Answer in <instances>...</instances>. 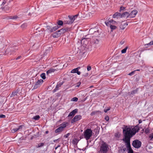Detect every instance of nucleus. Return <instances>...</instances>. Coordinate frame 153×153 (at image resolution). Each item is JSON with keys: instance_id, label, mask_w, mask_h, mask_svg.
I'll return each mask as SVG.
<instances>
[{"instance_id": "1", "label": "nucleus", "mask_w": 153, "mask_h": 153, "mask_svg": "<svg viewBox=\"0 0 153 153\" xmlns=\"http://www.w3.org/2000/svg\"><path fill=\"white\" fill-rule=\"evenodd\" d=\"M139 130V127L137 126H126L123 129L125 137L123 140L126 143L127 149L128 151V153H134L130 146V138L138 132Z\"/></svg>"}, {"instance_id": "57", "label": "nucleus", "mask_w": 153, "mask_h": 153, "mask_svg": "<svg viewBox=\"0 0 153 153\" xmlns=\"http://www.w3.org/2000/svg\"><path fill=\"white\" fill-rule=\"evenodd\" d=\"M95 33H97L98 31H94Z\"/></svg>"}, {"instance_id": "54", "label": "nucleus", "mask_w": 153, "mask_h": 153, "mask_svg": "<svg viewBox=\"0 0 153 153\" xmlns=\"http://www.w3.org/2000/svg\"><path fill=\"white\" fill-rule=\"evenodd\" d=\"M85 39V38H83V39H82V41H81V42H82L83 41H84V39Z\"/></svg>"}, {"instance_id": "42", "label": "nucleus", "mask_w": 153, "mask_h": 153, "mask_svg": "<svg viewBox=\"0 0 153 153\" xmlns=\"http://www.w3.org/2000/svg\"><path fill=\"white\" fill-rule=\"evenodd\" d=\"M105 120L107 121H108L109 120V117L108 116L105 117Z\"/></svg>"}, {"instance_id": "48", "label": "nucleus", "mask_w": 153, "mask_h": 153, "mask_svg": "<svg viewBox=\"0 0 153 153\" xmlns=\"http://www.w3.org/2000/svg\"><path fill=\"white\" fill-rule=\"evenodd\" d=\"M18 18L17 16H14L13 17L12 19H16Z\"/></svg>"}, {"instance_id": "20", "label": "nucleus", "mask_w": 153, "mask_h": 153, "mask_svg": "<svg viewBox=\"0 0 153 153\" xmlns=\"http://www.w3.org/2000/svg\"><path fill=\"white\" fill-rule=\"evenodd\" d=\"M59 28V27L58 26H56L53 27L51 28V30H49V33H51L56 30L58 29Z\"/></svg>"}, {"instance_id": "51", "label": "nucleus", "mask_w": 153, "mask_h": 153, "mask_svg": "<svg viewBox=\"0 0 153 153\" xmlns=\"http://www.w3.org/2000/svg\"><path fill=\"white\" fill-rule=\"evenodd\" d=\"M77 16H78V15H76L74 16H72L73 17H74V18H75V19L77 17Z\"/></svg>"}, {"instance_id": "9", "label": "nucleus", "mask_w": 153, "mask_h": 153, "mask_svg": "<svg viewBox=\"0 0 153 153\" xmlns=\"http://www.w3.org/2000/svg\"><path fill=\"white\" fill-rule=\"evenodd\" d=\"M43 81L42 79H40L38 80L36 82L35 85L34 86V88L36 89L40 85L42 84L43 82Z\"/></svg>"}, {"instance_id": "50", "label": "nucleus", "mask_w": 153, "mask_h": 153, "mask_svg": "<svg viewBox=\"0 0 153 153\" xmlns=\"http://www.w3.org/2000/svg\"><path fill=\"white\" fill-rule=\"evenodd\" d=\"M125 9V8L123 7H120V10H123Z\"/></svg>"}, {"instance_id": "58", "label": "nucleus", "mask_w": 153, "mask_h": 153, "mask_svg": "<svg viewBox=\"0 0 153 153\" xmlns=\"http://www.w3.org/2000/svg\"><path fill=\"white\" fill-rule=\"evenodd\" d=\"M140 71V69H137V70H136V71Z\"/></svg>"}, {"instance_id": "11", "label": "nucleus", "mask_w": 153, "mask_h": 153, "mask_svg": "<svg viewBox=\"0 0 153 153\" xmlns=\"http://www.w3.org/2000/svg\"><path fill=\"white\" fill-rule=\"evenodd\" d=\"M80 68V67H78L74 69L71 71V73H76L77 74L79 75L81 74V72H80L78 70Z\"/></svg>"}, {"instance_id": "60", "label": "nucleus", "mask_w": 153, "mask_h": 153, "mask_svg": "<svg viewBox=\"0 0 153 153\" xmlns=\"http://www.w3.org/2000/svg\"><path fill=\"white\" fill-rule=\"evenodd\" d=\"M57 148H58V147H56L55 148V149H56Z\"/></svg>"}, {"instance_id": "39", "label": "nucleus", "mask_w": 153, "mask_h": 153, "mask_svg": "<svg viewBox=\"0 0 153 153\" xmlns=\"http://www.w3.org/2000/svg\"><path fill=\"white\" fill-rule=\"evenodd\" d=\"M94 31V29L93 28H91L89 30V33H91V34H92V32Z\"/></svg>"}, {"instance_id": "21", "label": "nucleus", "mask_w": 153, "mask_h": 153, "mask_svg": "<svg viewBox=\"0 0 153 153\" xmlns=\"http://www.w3.org/2000/svg\"><path fill=\"white\" fill-rule=\"evenodd\" d=\"M92 42L93 44L96 45L99 43V40L97 39H94L92 41Z\"/></svg>"}, {"instance_id": "44", "label": "nucleus", "mask_w": 153, "mask_h": 153, "mask_svg": "<svg viewBox=\"0 0 153 153\" xmlns=\"http://www.w3.org/2000/svg\"><path fill=\"white\" fill-rule=\"evenodd\" d=\"M70 134L69 133H68L67 134H65V135H64V137H65V138L68 137V136Z\"/></svg>"}, {"instance_id": "61", "label": "nucleus", "mask_w": 153, "mask_h": 153, "mask_svg": "<svg viewBox=\"0 0 153 153\" xmlns=\"http://www.w3.org/2000/svg\"><path fill=\"white\" fill-rule=\"evenodd\" d=\"M39 29V28H37V29H36V30H38Z\"/></svg>"}, {"instance_id": "14", "label": "nucleus", "mask_w": 153, "mask_h": 153, "mask_svg": "<svg viewBox=\"0 0 153 153\" xmlns=\"http://www.w3.org/2000/svg\"><path fill=\"white\" fill-rule=\"evenodd\" d=\"M77 112V110L75 109L71 111L69 114L68 117L73 116Z\"/></svg>"}, {"instance_id": "28", "label": "nucleus", "mask_w": 153, "mask_h": 153, "mask_svg": "<svg viewBox=\"0 0 153 153\" xmlns=\"http://www.w3.org/2000/svg\"><path fill=\"white\" fill-rule=\"evenodd\" d=\"M149 138L151 141L153 140V133L150 134L149 136Z\"/></svg>"}, {"instance_id": "49", "label": "nucleus", "mask_w": 153, "mask_h": 153, "mask_svg": "<svg viewBox=\"0 0 153 153\" xmlns=\"http://www.w3.org/2000/svg\"><path fill=\"white\" fill-rule=\"evenodd\" d=\"M138 122H139V124H140V123H142V121L141 120H139V121H138Z\"/></svg>"}, {"instance_id": "43", "label": "nucleus", "mask_w": 153, "mask_h": 153, "mask_svg": "<svg viewBox=\"0 0 153 153\" xmlns=\"http://www.w3.org/2000/svg\"><path fill=\"white\" fill-rule=\"evenodd\" d=\"M149 130L148 128H146L145 130V132L146 133H149Z\"/></svg>"}, {"instance_id": "7", "label": "nucleus", "mask_w": 153, "mask_h": 153, "mask_svg": "<svg viewBox=\"0 0 153 153\" xmlns=\"http://www.w3.org/2000/svg\"><path fill=\"white\" fill-rule=\"evenodd\" d=\"M81 118L82 117L81 115H76L71 120V123H73L75 122L80 120Z\"/></svg>"}, {"instance_id": "12", "label": "nucleus", "mask_w": 153, "mask_h": 153, "mask_svg": "<svg viewBox=\"0 0 153 153\" xmlns=\"http://www.w3.org/2000/svg\"><path fill=\"white\" fill-rule=\"evenodd\" d=\"M121 18H129V13L127 12H125L121 14Z\"/></svg>"}, {"instance_id": "40", "label": "nucleus", "mask_w": 153, "mask_h": 153, "mask_svg": "<svg viewBox=\"0 0 153 153\" xmlns=\"http://www.w3.org/2000/svg\"><path fill=\"white\" fill-rule=\"evenodd\" d=\"M87 70L88 71H90L91 69V67L90 66H88L87 68Z\"/></svg>"}, {"instance_id": "35", "label": "nucleus", "mask_w": 153, "mask_h": 153, "mask_svg": "<svg viewBox=\"0 0 153 153\" xmlns=\"http://www.w3.org/2000/svg\"><path fill=\"white\" fill-rule=\"evenodd\" d=\"M135 71H136V70H134V71L131 72V73H129L128 74V75L130 76H132L134 74V73Z\"/></svg>"}, {"instance_id": "16", "label": "nucleus", "mask_w": 153, "mask_h": 153, "mask_svg": "<svg viewBox=\"0 0 153 153\" xmlns=\"http://www.w3.org/2000/svg\"><path fill=\"white\" fill-rule=\"evenodd\" d=\"M22 128V126H20L18 127V128H15L13 129L11 131L12 133H14L16 132L18 130L21 129Z\"/></svg>"}, {"instance_id": "26", "label": "nucleus", "mask_w": 153, "mask_h": 153, "mask_svg": "<svg viewBox=\"0 0 153 153\" xmlns=\"http://www.w3.org/2000/svg\"><path fill=\"white\" fill-rule=\"evenodd\" d=\"M40 118V116L39 115H36L33 117V119L35 120H38Z\"/></svg>"}, {"instance_id": "30", "label": "nucleus", "mask_w": 153, "mask_h": 153, "mask_svg": "<svg viewBox=\"0 0 153 153\" xmlns=\"http://www.w3.org/2000/svg\"><path fill=\"white\" fill-rule=\"evenodd\" d=\"M153 45V41H151L149 43L145 45V46H150Z\"/></svg>"}, {"instance_id": "31", "label": "nucleus", "mask_w": 153, "mask_h": 153, "mask_svg": "<svg viewBox=\"0 0 153 153\" xmlns=\"http://www.w3.org/2000/svg\"><path fill=\"white\" fill-rule=\"evenodd\" d=\"M47 31H45L44 33H46V31H48L49 32V30H51V28L50 26H47Z\"/></svg>"}, {"instance_id": "10", "label": "nucleus", "mask_w": 153, "mask_h": 153, "mask_svg": "<svg viewBox=\"0 0 153 153\" xmlns=\"http://www.w3.org/2000/svg\"><path fill=\"white\" fill-rule=\"evenodd\" d=\"M137 13V11L136 10H134L132 11L130 13H129V18H134L135 17Z\"/></svg>"}, {"instance_id": "15", "label": "nucleus", "mask_w": 153, "mask_h": 153, "mask_svg": "<svg viewBox=\"0 0 153 153\" xmlns=\"http://www.w3.org/2000/svg\"><path fill=\"white\" fill-rule=\"evenodd\" d=\"M128 25L126 23H122L120 25V28L122 30L124 29Z\"/></svg>"}, {"instance_id": "41", "label": "nucleus", "mask_w": 153, "mask_h": 153, "mask_svg": "<svg viewBox=\"0 0 153 153\" xmlns=\"http://www.w3.org/2000/svg\"><path fill=\"white\" fill-rule=\"evenodd\" d=\"M110 108H108L107 109H104V111L105 112V113H106L108 111H109V110H110Z\"/></svg>"}, {"instance_id": "47", "label": "nucleus", "mask_w": 153, "mask_h": 153, "mask_svg": "<svg viewBox=\"0 0 153 153\" xmlns=\"http://www.w3.org/2000/svg\"><path fill=\"white\" fill-rule=\"evenodd\" d=\"M81 84V82H78L77 83V87H79V86Z\"/></svg>"}, {"instance_id": "18", "label": "nucleus", "mask_w": 153, "mask_h": 153, "mask_svg": "<svg viewBox=\"0 0 153 153\" xmlns=\"http://www.w3.org/2000/svg\"><path fill=\"white\" fill-rule=\"evenodd\" d=\"M118 17L121 18V14L118 12L115 13L113 16V18H115L116 17L118 18Z\"/></svg>"}, {"instance_id": "13", "label": "nucleus", "mask_w": 153, "mask_h": 153, "mask_svg": "<svg viewBox=\"0 0 153 153\" xmlns=\"http://www.w3.org/2000/svg\"><path fill=\"white\" fill-rule=\"evenodd\" d=\"M53 37L54 38H57L60 36V33H59V30L54 33L52 34Z\"/></svg>"}, {"instance_id": "3", "label": "nucleus", "mask_w": 153, "mask_h": 153, "mask_svg": "<svg viewBox=\"0 0 153 153\" xmlns=\"http://www.w3.org/2000/svg\"><path fill=\"white\" fill-rule=\"evenodd\" d=\"M92 131L91 129H87L83 132V136L86 140H88L92 136Z\"/></svg>"}, {"instance_id": "34", "label": "nucleus", "mask_w": 153, "mask_h": 153, "mask_svg": "<svg viewBox=\"0 0 153 153\" xmlns=\"http://www.w3.org/2000/svg\"><path fill=\"white\" fill-rule=\"evenodd\" d=\"M57 23L59 25H62L63 24V22L62 21L59 20L58 22Z\"/></svg>"}, {"instance_id": "2", "label": "nucleus", "mask_w": 153, "mask_h": 153, "mask_svg": "<svg viewBox=\"0 0 153 153\" xmlns=\"http://www.w3.org/2000/svg\"><path fill=\"white\" fill-rule=\"evenodd\" d=\"M109 149L108 146L105 142H102L100 145L98 153H107Z\"/></svg>"}, {"instance_id": "59", "label": "nucleus", "mask_w": 153, "mask_h": 153, "mask_svg": "<svg viewBox=\"0 0 153 153\" xmlns=\"http://www.w3.org/2000/svg\"><path fill=\"white\" fill-rule=\"evenodd\" d=\"M60 147V145H58L57 146V147L58 148L59 147Z\"/></svg>"}, {"instance_id": "23", "label": "nucleus", "mask_w": 153, "mask_h": 153, "mask_svg": "<svg viewBox=\"0 0 153 153\" xmlns=\"http://www.w3.org/2000/svg\"><path fill=\"white\" fill-rule=\"evenodd\" d=\"M18 92L17 91H15L13 92L10 95V97H13L15 96L16 95Z\"/></svg>"}, {"instance_id": "29", "label": "nucleus", "mask_w": 153, "mask_h": 153, "mask_svg": "<svg viewBox=\"0 0 153 153\" xmlns=\"http://www.w3.org/2000/svg\"><path fill=\"white\" fill-rule=\"evenodd\" d=\"M59 32H61V33L63 34L65 32V30L64 28H62L59 30Z\"/></svg>"}, {"instance_id": "4", "label": "nucleus", "mask_w": 153, "mask_h": 153, "mask_svg": "<svg viewBox=\"0 0 153 153\" xmlns=\"http://www.w3.org/2000/svg\"><path fill=\"white\" fill-rule=\"evenodd\" d=\"M68 125L67 122H64L59 125V127L56 129L55 132L56 133H60L63 131L64 129Z\"/></svg>"}, {"instance_id": "56", "label": "nucleus", "mask_w": 153, "mask_h": 153, "mask_svg": "<svg viewBox=\"0 0 153 153\" xmlns=\"http://www.w3.org/2000/svg\"><path fill=\"white\" fill-rule=\"evenodd\" d=\"M59 33H60V36L61 35V34H62V33H61V32H59Z\"/></svg>"}, {"instance_id": "36", "label": "nucleus", "mask_w": 153, "mask_h": 153, "mask_svg": "<svg viewBox=\"0 0 153 153\" xmlns=\"http://www.w3.org/2000/svg\"><path fill=\"white\" fill-rule=\"evenodd\" d=\"M64 29L65 30V32H66L67 31H69L71 30L70 28H68V27H66L65 28H64Z\"/></svg>"}, {"instance_id": "33", "label": "nucleus", "mask_w": 153, "mask_h": 153, "mask_svg": "<svg viewBox=\"0 0 153 153\" xmlns=\"http://www.w3.org/2000/svg\"><path fill=\"white\" fill-rule=\"evenodd\" d=\"M44 145V143H39L37 146V147L39 148L42 146Z\"/></svg>"}, {"instance_id": "6", "label": "nucleus", "mask_w": 153, "mask_h": 153, "mask_svg": "<svg viewBox=\"0 0 153 153\" xmlns=\"http://www.w3.org/2000/svg\"><path fill=\"white\" fill-rule=\"evenodd\" d=\"M69 19L65 21V23L67 24H70L73 23L75 20V18L74 17L69 16H68Z\"/></svg>"}, {"instance_id": "55", "label": "nucleus", "mask_w": 153, "mask_h": 153, "mask_svg": "<svg viewBox=\"0 0 153 153\" xmlns=\"http://www.w3.org/2000/svg\"><path fill=\"white\" fill-rule=\"evenodd\" d=\"M45 133L46 134H47L48 133V131H46V132H45Z\"/></svg>"}, {"instance_id": "24", "label": "nucleus", "mask_w": 153, "mask_h": 153, "mask_svg": "<svg viewBox=\"0 0 153 153\" xmlns=\"http://www.w3.org/2000/svg\"><path fill=\"white\" fill-rule=\"evenodd\" d=\"M128 46L126 47L125 48L123 49L121 51V53H125L126 52V50L128 48Z\"/></svg>"}, {"instance_id": "27", "label": "nucleus", "mask_w": 153, "mask_h": 153, "mask_svg": "<svg viewBox=\"0 0 153 153\" xmlns=\"http://www.w3.org/2000/svg\"><path fill=\"white\" fill-rule=\"evenodd\" d=\"M41 77L43 79H45L46 78L45 74V73H42L41 75Z\"/></svg>"}, {"instance_id": "19", "label": "nucleus", "mask_w": 153, "mask_h": 153, "mask_svg": "<svg viewBox=\"0 0 153 153\" xmlns=\"http://www.w3.org/2000/svg\"><path fill=\"white\" fill-rule=\"evenodd\" d=\"M126 150V148L123 147H120L119 148L118 152L119 153H124Z\"/></svg>"}, {"instance_id": "45", "label": "nucleus", "mask_w": 153, "mask_h": 153, "mask_svg": "<svg viewBox=\"0 0 153 153\" xmlns=\"http://www.w3.org/2000/svg\"><path fill=\"white\" fill-rule=\"evenodd\" d=\"M6 3V1L5 0H4L3 1L1 5H4Z\"/></svg>"}, {"instance_id": "38", "label": "nucleus", "mask_w": 153, "mask_h": 153, "mask_svg": "<svg viewBox=\"0 0 153 153\" xmlns=\"http://www.w3.org/2000/svg\"><path fill=\"white\" fill-rule=\"evenodd\" d=\"M137 90H134V91H132L131 93V94H136L137 93Z\"/></svg>"}, {"instance_id": "37", "label": "nucleus", "mask_w": 153, "mask_h": 153, "mask_svg": "<svg viewBox=\"0 0 153 153\" xmlns=\"http://www.w3.org/2000/svg\"><path fill=\"white\" fill-rule=\"evenodd\" d=\"M62 84H57L56 86V90H58V88H59V87H60L61 85Z\"/></svg>"}, {"instance_id": "8", "label": "nucleus", "mask_w": 153, "mask_h": 153, "mask_svg": "<svg viewBox=\"0 0 153 153\" xmlns=\"http://www.w3.org/2000/svg\"><path fill=\"white\" fill-rule=\"evenodd\" d=\"M106 25L108 26H111L112 25H116L117 23L115 21H114L113 20H111L109 21H106L105 22Z\"/></svg>"}, {"instance_id": "17", "label": "nucleus", "mask_w": 153, "mask_h": 153, "mask_svg": "<svg viewBox=\"0 0 153 153\" xmlns=\"http://www.w3.org/2000/svg\"><path fill=\"white\" fill-rule=\"evenodd\" d=\"M1 9L2 10L5 11L6 12H8L10 10V8L7 6L4 7H2Z\"/></svg>"}, {"instance_id": "32", "label": "nucleus", "mask_w": 153, "mask_h": 153, "mask_svg": "<svg viewBox=\"0 0 153 153\" xmlns=\"http://www.w3.org/2000/svg\"><path fill=\"white\" fill-rule=\"evenodd\" d=\"M78 100V98L76 97H74L71 100V101L76 102Z\"/></svg>"}, {"instance_id": "25", "label": "nucleus", "mask_w": 153, "mask_h": 153, "mask_svg": "<svg viewBox=\"0 0 153 153\" xmlns=\"http://www.w3.org/2000/svg\"><path fill=\"white\" fill-rule=\"evenodd\" d=\"M114 25H111V26L110 27V28L112 30H115L117 28V27Z\"/></svg>"}, {"instance_id": "53", "label": "nucleus", "mask_w": 153, "mask_h": 153, "mask_svg": "<svg viewBox=\"0 0 153 153\" xmlns=\"http://www.w3.org/2000/svg\"><path fill=\"white\" fill-rule=\"evenodd\" d=\"M58 140H59V139L54 140H53V142H56Z\"/></svg>"}, {"instance_id": "5", "label": "nucleus", "mask_w": 153, "mask_h": 153, "mask_svg": "<svg viewBox=\"0 0 153 153\" xmlns=\"http://www.w3.org/2000/svg\"><path fill=\"white\" fill-rule=\"evenodd\" d=\"M141 145V143L138 140H134L132 143L133 146L135 148H140Z\"/></svg>"}, {"instance_id": "62", "label": "nucleus", "mask_w": 153, "mask_h": 153, "mask_svg": "<svg viewBox=\"0 0 153 153\" xmlns=\"http://www.w3.org/2000/svg\"><path fill=\"white\" fill-rule=\"evenodd\" d=\"M24 25H22V27H23V26Z\"/></svg>"}, {"instance_id": "46", "label": "nucleus", "mask_w": 153, "mask_h": 153, "mask_svg": "<svg viewBox=\"0 0 153 153\" xmlns=\"http://www.w3.org/2000/svg\"><path fill=\"white\" fill-rule=\"evenodd\" d=\"M5 116L3 114H1L0 115V118H4Z\"/></svg>"}, {"instance_id": "52", "label": "nucleus", "mask_w": 153, "mask_h": 153, "mask_svg": "<svg viewBox=\"0 0 153 153\" xmlns=\"http://www.w3.org/2000/svg\"><path fill=\"white\" fill-rule=\"evenodd\" d=\"M21 57V56H19L18 57H17L16 59H20Z\"/></svg>"}, {"instance_id": "22", "label": "nucleus", "mask_w": 153, "mask_h": 153, "mask_svg": "<svg viewBox=\"0 0 153 153\" xmlns=\"http://www.w3.org/2000/svg\"><path fill=\"white\" fill-rule=\"evenodd\" d=\"M55 69H51L47 71V74H51L52 73L54 72V71H55Z\"/></svg>"}]
</instances>
